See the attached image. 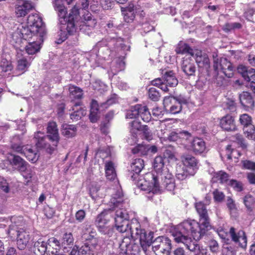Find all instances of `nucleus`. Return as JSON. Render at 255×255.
I'll return each instance as SVG.
<instances>
[{"mask_svg":"<svg viewBox=\"0 0 255 255\" xmlns=\"http://www.w3.org/2000/svg\"><path fill=\"white\" fill-rule=\"evenodd\" d=\"M126 253L127 254H131L135 255L139 252V247L137 244H128L126 245Z\"/></svg>","mask_w":255,"mask_h":255,"instance_id":"nucleus-53","label":"nucleus"},{"mask_svg":"<svg viewBox=\"0 0 255 255\" xmlns=\"http://www.w3.org/2000/svg\"><path fill=\"white\" fill-rule=\"evenodd\" d=\"M242 27V25L239 22L227 23L224 27L223 30L226 32H228L235 29H240Z\"/></svg>","mask_w":255,"mask_h":255,"instance_id":"nucleus-54","label":"nucleus"},{"mask_svg":"<svg viewBox=\"0 0 255 255\" xmlns=\"http://www.w3.org/2000/svg\"><path fill=\"white\" fill-rule=\"evenodd\" d=\"M73 237L71 233H65L62 238V245H70L73 242Z\"/></svg>","mask_w":255,"mask_h":255,"instance_id":"nucleus-60","label":"nucleus"},{"mask_svg":"<svg viewBox=\"0 0 255 255\" xmlns=\"http://www.w3.org/2000/svg\"><path fill=\"white\" fill-rule=\"evenodd\" d=\"M171 240L167 237L160 236L152 243V250L156 255H169L171 249Z\"/></svg>","mask_w":255,"mask_h":255,"instance_id":"nucleus-5","label":"nucleus"},{"mask_svg":"<svg viewBox=\"0 0 255 255\" xmlns=\"http://www.w3.org/2000/svg\"><path fill=\"white\" fill-rule=\"evenodd\" d=\"M191 147L192 151L196 154L204 152L206 147L204 141L200 138H195L191 142Z\"/></svg>","mask_w":255,"mask_h":255,"instance_id":"nucleus-22","label":"nucleus"},{"mask_svg":"<svg viewBox=\"0 0 255 255\" xmlns=\"http://www.w3.org/2000/svg\"><path fill=\"white\" fill-rule=\"evenodd\" d=\"M234 67L232 63L229 61L227 59L222 58V72L223 80H224V76L228 78L232 77L233 76Z\"/></svg>","mask_w":255,"mask_h":255,"instance_id":"nucleus-24","label":"nucleus"},{"mask_svg":"<svg viewBox=\"0 0 255 255\" xmlns=\"http://www.w3.org/2000/svg\"><path fill=\"white\" fill-rule=\"evenodd\" d=\"M23 154L25 155L27 160L32 163L36 162L39 157V155L37 153V151L33 150L32 148L28 146V145L24 147Z\"/></svg>","mask_w":255,"mask_h":255,"instance_id":"nucleus-28","label":"nucleus"},{"mask_svg":"<svg viewBox=\"0 0 255 255\" xmlns=\"http://www.w3.org/2000/svg\"><path fill=\"white\" fill-rule=\"evenodd\" d=\"M144 167L143 160L140 158L134 159L131 163L130 169H129L128 176L131 179L135 181L138 186V182L142 180L144 182V177L140 176L139 173Z\"/></svg>","mask_w":255,"mask_h":255,"instance_id":"nucleus-6","label":"nucleus"},{"mask_svg":"<svg viewBox=\"0 0 255 255\" xmlns=\"http://www.w3.org/2000/svg\"><path fill=\"white\" fill-rule=\"evenodd\" d=\"M228 185L231 186L236 191L241 192L243 190V183L236 180L231 179L229 180Z\"/></svg>","mask_w":255,"mask_h":255,"instance_id":"nucleus-51","label":"nucleus"},{"mask_svg":"<svg viewBox=\"0 0 255 255\" xmlns=\"http://www.w3.org/2000/svg\"><path fill=\"white\" fill-rule=\"evenodd\" d=\"M17 245L19 250H23L29 242V233L22 229L17 231Z\"/></svg>","mask_w":255,"mask_h":255,"instance_id":"nucleus-17","label":"nucleus"},{"mask_svg":"<svg viewBox=\"0 0 255 255\" xmlns=\"http://www.w3.org/2000/svg\"><path fill=\"white\" fill-rule=\"evenodd\" d=\"M153 167L156 174L160 173L161 171L164 169V158L162 156H158L155 158L153 162Z\"/></svg>","mask_w":255,"mask_h":255,"instance_id":"nucleus-38","label":"nucleus"},{"mask_svg":"<svg viewBox=\"0 0 255 255\" xmlns=\"http://www.w3.org/2000/svg\"><path fill=\"white\" fill-rule=\"evenodd\" d=\"M227 205L231 214L235 213L237 211V207L234 201L231 198H228L227 201Z\"/></svg>","mask_w":255,"mask_h":255,"instance_id":"nucleus-61","label":"nucleus"},{"mask_svg":"<svg viewBox=\"0 0 255 255\" xmlns=\"http://www.w3.org/2000/svg\"><path fill=\"white\" fill-rule=\"evenodd\" d=\"M176 177L180 180H183L187 178L193 176L196 172L194 170H190L185 166L178 165L176 167Z\"/></svg>","mask_w":255,"mask_h":255,"instance_id":"nucleus-21","label":"nucleus"},{"mask_svg":"<svg viewBox=\"0 0 255 255\" xmlns=\"http://www.w3.org/2000/svg\"><path fill=\"white\" fill-rule=\"evenodd\" d=\"M47 242L39 239L34 244V251H38L41 255L46 253L47 254Z\"/></svg>","mask_w":255,"mask_h":255,"instance_id":"nucleus-39","label":"nucleus"},{"mask_svg":"<svg viewBox=\"0 0 255 255\" xmlns=\"http://www.w3.org/2000/svg\"><path fill=\"white\" fill-rule=\"evenodd\" d=\"M213 195L215 200L218 202H222L225 198L224 193L218 190H216L213 192Z\"/></svg>","mask_w":255,"mask_h":255,"instance_id":"nucleus-64","label":"nucleus"},{"mask_svg":"<svg viewBox=\"0 0 255 255\" xmlns=\"http://www.w3.org/2000/svg\"><path fill=\"white\" fill-rule=\"evenodd\" d=\"M190 136V134L186 131H183L178 133L172 131L168 135L167 138L170 141H177L178 138H184L187 139Z\"/></svg>","mask_w":255,"mask_h":255,"instance_id":"nucleus-37","label":"nucleus"},{"mask_svg":"<svg viewBox=\"0 0 255 255\" xmlns=\"http://www.w3.org/2000/svg\"><path fill=\"white\" fill-rule=\"evenodd\" d=\"M213 68L214 70L217 74V77L216 78V82L219 86L223 85V75L222 72V58L220 59L217 58L213 55Z\"/></svg>","mask_w":255,"mask_h":255,"instance_id":"nucleus-18","label":"nucleus"},{"mask_svg":"<svg viewBox=\"0 0 255 255\" xmlns=\"http://www.w3.org/2000/svg\"><path fill=\"white\" fill-rule=\"evenodd\" d=\"M11 157L8 158L10 164L19 172H25L28 163L19 156L11 154Z\"/></svg>","mask_w":255,"mask_h":255,"instance_id":"nucleus-14","label":"nucleus"},{"mask_svg":"<svg viewBox=\"0 0 255 255\" xmlns=\"http://www.w3.org/2000/svg\"><path fill=\"white\" fill-rule=\"evenodd\" d=\"M174 181V178H171V180L166 179V180L162 181L160 188L164 187L168 191H172L175 187Z\"/></svg>","mask_w":255,"mask_h":255,"instance_id":"nucleus-50","label":"nucleus"},{"mask_svg":"<svg viewBox=\"0 0 255 255\" xmlns=\"http://www.w3.org/2000/svg\"><path fill=\"white\" fill-rule=\"evenodd\" d=\"M27 24L31 26L34 30H37V33L39 34V38L41 39V36H44L46 34L45 27L43 25L41 18L38 14H31L27 17Z\"/></svg>","mask_w":255,"mask_h":255,"instance_id":"nucleus-8","label":"nucleus"},{"mask_svg":"<svg viewBox=\"0 0 255 255\" xmlns=\"http://www.w3.org/2000/svg\"><path fill=\"white\" fill-rule=\"evenodd\" d=\"M240 164L242 169L255 171V162L246 159L242 160Z\"/></svg>","mask_w":255,"mask_h":255,"instance_id":"nucleus-49","label":"nucleus"},{"mask_svg":"<svg viewBox=\"0 0 255 255\" xmlns=\"http://www.w3.org/2000/svg\"><path fill=\"white\" fill-rule=\"evenodd\" d=\"M89 118L91 122L95 123L99 118V108L98 102L93 100L91 103L90 114Z\"/></svg>","mask_w":255,"mask_h":255,"instance_id":"nucleus-31","label":"nucleus"},{"mask_svg":"<svg viewBox=\"0 0 255 255\" xmlns=\"http://www.w3.org/2000/svg\"><path fill=\"white\" fill-rule=\"evenodd\" d=\"M33 8V5L29 1L19 0L16 4L15 12L17 17L25 16Z\"/></svg>","mask_w":255,"mask_h":255,"instance_id":"nucleus-11","label":"nucleus"},{"mask_svg":"<svg viewBox=\"0 0 255 255\" xmlns=\"http://www.w3.org/2000/svg\"><path fill=\"white\" fill-rule=\"evenodd\" d=\"M175 51L177 54H184L186 53H190L191 55L193 53L192 50L189 46L185 43L180 42L175 49Z\"/></svg>","mask_w":255,"mask_h":255,"instance_id":"nucleus-43","label":"nucleus"},{"mask_svg":"<svg viewBox=\"0 0 255 255\" xmlns=\"http://www.w3.org/2000/svg\"><path fill=\"white\" fill-rule=\"evenodd\" d=\"M143 136L144 138L149 141L152 139V133L147 126H144L142 128Z\"/></svg>","mask_w":255,"mask_h":255,"instance_id":"nucleus-63","label":"nucleus"},{"mask_svg":"<svg viewBox=\"0 0 255 255\" xmlns=\"http://www.w3.org/2000/svg\"><path fill=\"white\" fill-rule=\"evenodd\" d=\"M243 129L244 133L248 138L255 139V127L253 125Z\"/></svg>","mask_w":255,"mask_h":255,"instance_id":"nucleus-52","label":"nucleus"},{"mask_svg":"<svg viewBox=\"0 0 255 255\" xmlns=\"http://www.w3.org/2000/svg\"><path fill=\"white\" fill-rule=\"evenodd\" d=\"M80 102L75 103L74 107L72 108L74 112L70 114V117L73 121H77L86 115V110L84 108L80 107L79 109L77 108V107L80 106Z\"/></svg>","mask_w":255,"mask_h":255,"instance_id":"nucleus-25","label":"nucleus"},{"mask_svg":"<svg viewBox=\"0 0 255 255\" xmlns=\"http://www.w3.org/2000/svg\"><path fill=\"white\" fill-rule=\"evenodd\" d=\"M141 119L145 122H149L151 118L150 112L146 106H142L140 105V113L139 115Z\"/></svg>","mask_w":255,"mask_h":255,"instance_id":"nucleus-45","label":"nucleus"},{"mask_svg":"<svg viewBox=\"0 0 255 255\" xmlns=\"http://www.w3.org/2000/svg\"><path fill=\"white\" fill-rule=\"evenodd\" d=\"M47 255H57L58 251L60 248V243L58 240L55 238H50L47 242Z\"/></svg>","mask_w":255,"mask_h":255,"instance_id":"nucleus-23","label":"nucleus"},{"mask_svg":"<svg viewBox=\"0 0 255 255\" xmlns=\"http://www.w3.org/2000/svg\"><path fill=\"white\" fill-rule=\"evenodd\" d=\"M220 125L222 128L227 131H234L237 129L234 118L227 115L220 120Z\"/></svg>","mask_w":255,"mask_h":255,"instance_id":"nucleus-19","label":"nucleus"},{"mask_svg":"<svg viewBox=\"0 0 255 255\" xmlns=\"http://www.w3.org/2000/svg\"><path fill=\"white\" fill-rule=\"evenodd\" d=\"M105 172L107 179L109 180H114L117 177L114 164L111 161L105 163Z\"/></svg>","mask_w":255,"mask_h":255,"instance_id":"nucleus-32","label":"nucleus"},{"mask_svg":"<svg viewBox=\"0 0 255 255\" xmlns=\"http://www.w3.org/2000/svg\"><path fill=\"white\" fill-rule=\"evenodd\" d=\"M110 212L111 209L105 210L97 217L95 222L97 228L108 224L109 218L107 216Z\"/></svg>","mask_w":255,"mask_h":255,"instance_id":"nucleus-29","label":"nucleus"},{"mask_svg":"<svg viewBox=\"0 0 255 255\" xmlns=\"http://www.w3.org/2000/svg\"><path fill=\"white\" fill-rule=\"evenodd\" d=\"M132 152L133 154L146 155L148 154L147 145L138 144L132 149Z\"/></svg>","mask_w":255,"mask_h":255,"instance_id":"nucleus-47","label":"nucleus"},{"mask_svg":"<svg viewBox=\"0 0 255 255\" xmlns=\"http://www.w3.org/2000/svg\"><path fill=\"white\" fill-rule=\"evenodd\" d=\"M192 55L195 56L196 62L199 66L203 67L206 69L210 67V60L206 54L203 53L201 51L196 50Z\"/></svg>","mask_w":255,"mask_h":255,"instance_id":"nucleus-16","label":"nucleus"},{"mask_svg":"<svg viewBox=\"0 0 255 255\" xmlns=\"http://www.w3.org/2000/svg\"><path fill=\"white\" fill-rule=\"evenodd\" d=\"M244 203L249 212L253 211V207L255 203V199L250 194L246 195L244 198Z\"/></svg>","mask_w":255,"mask_h":255,"instance_id":"nucleus-44","label":"nucleus"},{"mask_svg":"<svg viewBox=\"0 0 255 255\" xmlns=\"http://www.w3.org/2000/svg\"><path fill=\"white\" fill-rule=\"evenodd\" d=\"M110 212L111 209L105 210L97 217L95 222L97 228L108 224L109 218L107 216Z\"/></svg>","mask_w":255,"mask_h":255,"instance_id":"nucleus-30","label":"nucleus"},{"mask_svg":"<svg viewBox=\"0 0 255 255\" xmlns=\"http://www.w3.org/2000/svg\"><path fill=\"white\" fill-rule=\"evenodd\" d=\"M17 34L20 38L26 40H29L34 38L33 35H39L37 33V30H34L31 26L28 25L26 26L23 25H20L16 30L15 33Z\"/></svg>","mask_w":255,"mask_h":255,"instance_id":"nucleus-12","label":"nucleus"},{"mask_svg":"<svg viewBox=\"0 0 255 255\" xmlns=\"http://www.w3.org/2000/svg\"><path fill=\"white\" fill-rule=\"evenodd\" d=\"M35 144L37 148L45 149L49 154H52L53 151L51 149V144L44 136L43 133L38 131L34 134Z\"/></svg>","mask_w":255,"mask_h":255,"instance_id":"nucleus-9","label":"nucleus"},{"mask_svg":"<svg viewBox=\"0 0 255 255\" xmlns=\"http://www.w3.org/2000/svg\"><path fill=\"white\" fill-rule=\"evenodd\" d=\"M34 38L29 40L28 44L25 46V50L28 54H34L39 51L40 43L43 41V37L41 36V39L39 38V35H33Z\"/></svg>","mask_w":255,"mask_h":255,"instance_id":"nucleus-13","label":"nucleus"},{"mask_svg":"<svg viewBox=\"0 0 255 255\" xmlns=\"http://www.w3.org/2000/svg\"><path fill=\"white\" fill-rule=\"evenodd\" d=\"M129 215L124 209L119 208L115 212V222L117 230L121 233H128L132 238L138 239L142 249L146 251L152 245L153 232L146 233L144 229L140 228V225L136 220L129 221Z\"/></svg>","mask_w":255,"mask_h":255,"instance_id":"nucleus-3","label":"nucleus"},{"mask_svg":"<svg viewBox=\"0 0 255 255\" xmlns=\"http://www.w3.org/2000/svg\"><path fill=\"white\" fill-rule=\"evenodd\" d=\"M237 70L239 73L242 74V76L246 80V77L248 76L249 74H251L252 73L251 69L248 70L247 67L243 65H239L238 67Z\"/></svg>","mask_w":255,"mask_h":255,"instance_id":"nucleus-59","label":"nucleus"},{"mask_svg":"<svg viewBox=\"0 0 255 255\" xmlns=\"http://www.w3.org/2000/svg\"><path fill=\"white\" fill-rule=\"evenodd\" d=\"M172 178V174L168 170L164 169L160 173L156 174L150 172L146 173L144 175V182L141 180L138 182V185L141 190L156 193L160 190V186L158 182L159 179L162 181L166 179L171 180Z\"/></svg>","mask_w":255,"mask_h":255,"instance_id":"nucleus-4","label":"nucleus"},{"mask_svg":"<svg viewBox=\"0 0 255 255\" xmlns=\"http://www.w3.org/2000/svg\"><path fill=\"white\" fill-rule=\"evenodd\" d=\"M77 128L74 125H64L61 129L62 135L67 138L72 137L76 135Z\"/></svg>","mask_w":255,"mask_h":255,"instance_id":"nucleus-34","label":"nucleus"},{"mask_svg":"<svg viewBox=\"0 0 255 255\" xmlns=\"http://www.w3.org/2000/svg\"><path fill=\"white\" fill-rule=\"evenodd\" d=\"M209 247L210 251L213 253H217L219 251V246L217 242L214 240L209 241Z\"/></svg>","mask_w":255,"mask_h":255,"instance_id":"nucleus-62","label":"nucleus"},{"mask_svg":"<svg viewBox=\"0 0 255 255\" xmlns=\"http://www.w3.org/2000/svg\"><path fill=\"white\" fill-rule=\"evenodd\" d=\"M181 161L184 166L190 170H194L196 168L198 163L197 160L192 155L183 154L181 156Z\"/></svg>","mask_w":255,"mask_h":255,"instance_id":"nucleus-20","label":"nucleus"},{"mask_svg":"<svg viewBox=\"0 0 255 255\" xmlns=\"http://www.w3.org/2000/svg\"><path fill=\"white\" fill-rule=\"evenodd\" d=\"M78 255H93L87 243L84 244L78 250Z\"/></svg>","mask_w":255,"mask_h":255,"instance_id":"nucleus-55","label":"nucleus"},{"mask_svg":"<svg viewBox=\"0 0 255 255\" xmlns=\"http://www.w3.org/2000/svg\"><path fill=\"white\" fill-rule=\"evenodd\" d=\"M160 95L156 88L152 87L148 90V97L154 101H158Z\"/></svg>","mask_w":255,"mask_h":255,"instance_id":"nucleus-56","label":"nucleus"},{"mask_svg":"<svg viewBox=\"0 0 255 255\" xmlns=\"http://www.w3.org/2000/svg\"><path fill=\"white\" fill-rule=\"evenodd\" d=\"M232 240L236 243H238L239 246L242 248H245L247 246V239L244 231L241 230L237 234L235 229L231 228L230 230Z\"/></svg>","mask_w":255,"mask_h":255,"instance_id":"nucleus-15","label":"nucleus"},{"mask_svg":"<svg viewBox=\"0 0 255 255\" xmlns=\"http://www.w3.org/2000/svg\"><path fill=\"white\" fill-rule=\"evenodd\" d=\"M31 59L29 58L27 59L25 57H22L17 60L16 70L21 73H23L26 71L30 66Z\"/></svg>","mask_w":255,"mask_h":255,"instance_id":"nucleus-27","label":"nucleus"},{"mask_svg":"<svg viewBox=\"0 0 255 255\" xmlns=\"http://www.w3.org/2000/svg\"><path fill=\"white\" fill-rule=\"evenodd\" d=\"M53 4L54 9L57 12L59 23L61 25L59 27L60 33L59 34L60 38L58 43H61L65 40L68 34H73L78 26L80 30L89 34V31L96 26V20L92 18L91 14L89 13L87 14V18L84 17V20L78 22L79 9L76 6L71 9L68 17L65 20L67 10L62 0H55Z\"/></svg>","mask_w":255,"mask_h":255,"instance_id":"nucleus-2","label":"nucleus"},{"mask_svg":"<svg viewBox=\"0 0 255 255\" xmlns=\"http://www.w3.org/2000/svg\"><path fill=\"white\" fill-rule=\"evenodd\" d=\"M0 68L2 72H7L11 71L13 69V66L10 61L2 57L0 61Z\"/></svg>","mask_w":255,"mask_h":255,"instance_id":"nucleus-41","label":"nucleus"},{"mask_svg":"<svg viewBox=\"0 0 255 255\" xmlns=\"http://www.w3.org/2000/svg\"><path fill=\"white\" fill-rule=\"evenodd\" d=\"M212 180L214 182H220L228 184L229 181V175L223 171H219L214 173Z\"/></svg>","mask_w":255,"mask_h":255,"instance_id":"nucleus-33","label":"nucleus"},{"mask_svg":"<svg viewBox=\"0 0 255 255\" xmlns=\"http://www.w3.org/2000/svg\"><path fill=\"white\" fill-rule=\"evenodd\" d=\"M98 230L102 234L107 235L109 236H111L113 233V228L109 226L105 225L104 226H100L98 228Z\"/></svg>","mask_w":255,"mask_h":255,"instance_id":"nucleus-58","label":"nucleus"},{"mask_svg":"<svg viewBox=\"0 0 255 255\" xmlns=\"http://www.w3.org/2000/svg\"><path fill=\"white\" fill-rule=\"evenodd\" d=\"M210 197L206 196L205 203L200 201L195 203L199 223L194 220L184 221L177 226L172 233L176 242L183 243L196 255L200 252L197 241L211 228L210 219L206 207L210 204Z\"/></svg>","mask_w":255,"mask_h":255,"instance_id":"nucleus-1","label":"nucleus"},{"mask_svg":"<svg viewBox=\"0 0 255 255\" xmlns=\"http://www.w3.org/2000/svg\"><path fill=\"white\" fill-rule=\"evenodd\" d=\"M81 229L82 233L83 234V236H84V238L87 240L88 239L87 237H86V235L87 234H89L90 236L94 237V235H93L95 233V232H93L92 229L91 228V225L88 222H85L81 225Z\"/></svg>","mask_w":255,"mask_h":255,"instance_id":"nucleus-40","label":"nucleus"},{"mask_svg":"<svg viewBox=\"0 0 255 255\" xmlns=\"http://www.w3.org/2000/svg\"><path fill=\"white\" fill-rule=\"evenodd\" d=\"M111 202L113 204L114 207H122V204L123 202L122 194L121 193H119L118 197H117V195L113 197L111 199Z\"/></svg>","mask_w":255,"mask_h":255,"instance_id":"nucleus-57","label":"nucleus"},{"mask_svg":"<svg viewBox=\"0 0 255 255\" xmlns=\"http://www.w3.org/2000/svg\"><path fill=\"white\" fill-rule=\"evenodd\" d=\"M140 107V105L138 104L131 107L130 109L127 113L126 118L127 119H136L139 116Z\"/></svg>","mask_w":255,"mask_h":255,"instance_id":"nucleus-42","label":"nucleus"},{"mask_svg":"<svg viewBox=\"0 0 255 255\" xmlns=\"http://www.w3.org/2000/svg\"><path fill=\"white\" fill-rule=\"evenodd\" d=\"M47 135L46 138L51 144V149L54 152L56 150L58 144L59 142L60 137L58 130L55 122H49L47 127Z\"/></svg>","mask_w":255,"mask_h":255,"instance_id":"nucleus-7","label":"nucleus"},{"mask_svg":"<svg viewBox=\"0 0 255 255\" xmlns=\"http://www.w3.org/2000/svg\"><path fill=\"white\" fill-rule=\"evenodd\" d=\"M240 100L241 104L248 108L254 106V102L251 94L247 92H243L240 95Z\"/></svg>","mask_w":255,"mask_h":255,"instance_id":"nucleus-26","label":"nucleus"},{"mask_svg":"<svg viewBox=\"0 0 255 255\" xmlns=\"http://www.w3.org/2000/svg\"><path fill=\"white\" fill-rule=\"evenodd\" d=\"M181 69L187 76H195L196 67L194 60L191 57H184L181 63Z\"/></svg>","mask_w":255,"mask_h":255,"instance_id":"nucleus-10","label":"nucleus"},{"mask_svg":"<svg viewBox=\"0 0 255 255\" xmlns=\"http://www.w3.org/2000/svg\"><path fill=\"white\" fill-rule=\"evenodd\" d=\"M239 121L240 124L243 126L244 128L253 125L251 117L247 114L241 115L240 117Z\"/></svg>","mask_w":255,"mask_h":255,"instance_id":"nucleus-48","label":"nucleus"},{"mask_svg":"<svg viewBox=\"0 0 255 255\" xmlns=\"http://www.w3.org/2000/svg\"><path fill=\"white\" fill-rule=\"evenodd\" d=\"M69 96L72 100L80 99L83 97L82 90L74 85H70L69 87Z\"/></svg>","mask_w":255,"mask_h":255,"instance_id":"nucleus-36","label":"nucleus"},{"mask_svg":"<svg viewBox=\"0 0 255 255\" xmlns=\"http://www.w3.org/2000/svg\"><path fill=\"white\" fill-rule=\"evenodd\" d=\"M125 67V62L123 59H119L117 60L116 65L111 68V72L113 75H116L119 71L124 70Z\"/></svg>","mask_w":255,"mask_h":255,"instance_id":"nucleus-46","label":"nucleus"},{"mask_svg":"<svg viewBox=\"0 0 255 255\" xmlns=\"http://www.w3.org/2000/svg\"><path fill=\"white\" fill-rule=\"evenodd\" d=\"M131 127L132 128V129L131 130V139H132V142L130 141V139L128 138V142L130 144H132L133 143H135L137 141V132L138 130L140 128V123L137 121H133L131 123Z\"/></svg>","mask_w":255,"mask_h":255,"instance_id":"nucleus-35","label":"nucleus"}]
</instances>
